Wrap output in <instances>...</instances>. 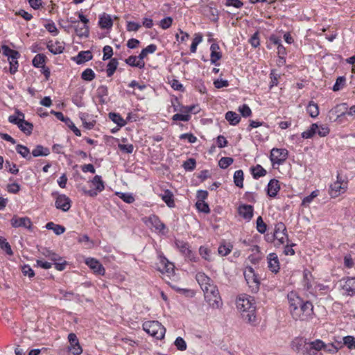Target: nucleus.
Returning a JSON list of instances; mask_svg holds the SVG:
<instances>
[{
  "label": "nucleus",
  "instance_id": "obj_1",
  "mask_svg": "<svg viewBox=\"0 0 355 355\" xmlns=\"http://www.w3.org/2000/svg\"><path fill=\"white\" fill-rule=\"evenodd\" d=\"M290 313L295 320L309 321L313 318V305L308 300H304L296 293L288 294Z\"/></svg>",
  "mask_w": 355,
  "mask_h": 355
},
{
  "label": "nucleus",
  "instance_id": "obj_2",
  "mask_svg": "<svg viewBox=\"0 0 355 355\" xmlns=\"http://www.w3.org/2000/svg\"><path fill=\"white\" fill-rule=\"evenodd\" d=\"M236 306L241 312L243 319L254 325L257 317L254 298L247 295H241L236 300Z\"/></svg>",
  "mask_w": 355,
  "mask_h": 355
},
{
  "label": "nucleus",
  "instance_id": "obj_3",
  "mask_svg": "<svg viewBox=\"0 0 355 355\" xmlns=\"http://www.w3.org/2000/svg\"><path fill=\"white\" fill-rule=\"evenodd\" d=\"M143 329L153 337L161 340L164 337L166 329L158 321H147L143 324Z\"/></svg>",
  "mask_w": 355,
  "mask_h": 355
},
{
  "label": "nucleus",
  "instance_id": "obj_4",
  "mask_svg": "<svg viewBox=\"0 0 355 355\" xmlns=\"http://www.w3.org/2000/svg\"><path fill=\"white\" fill-rule=\"evenodd\" d=\"M244 277L252 293H257L259 290L260 282L254 269L251 267H247L244 271Z\"/></svg>",
  "mask_w": 355,
  "mask_h": 355
},
{
  "label": "nucleus",
  "instance_id": "obj_5",
  "mask_svg": "<svg viewBox=\"0 0 355 355\" xmlns=\"http://www.w3.org/2000/svg\"><path fill=\"white\" fill-rule=\"evenodd\" d=\"M347 182H345L339 173L337 175V180L330 185L329 194L332 198H336L346 191Z\"/></svg>",
  "mask_w": 355,
  "mask_h": 355
},
{
  "label": "nucleus",
  "instance_id": "obj_6",
  "mask_svg": "<svg viewBox=\"0 0 355 355\" xmlns=\"http://www.w3.org/2000/svg\"><path fill=\"white\" fill-rule=\"evenodd\" d=\"M91 184L94 187V189L89 190H87L85 189H83L84 193L90 197L96 196L98 193L101 192L105 189L104 182L100 175H95L91 180Z\"/></svg>",
  "mask_w": 355,
  "mask_h": 355
},
{
  "label": "nucleus",
  "instance_id": "obj_7",
  "mask_svg": "<svg viewBox=\"0 0 355 355\" xmlns=\"http://www.w3.org/2000/svg\"><path fill=\"white\" fill-rule=\"evenodd\" d=\"M55 198V206L57 209L63 211H67L71 208V200L64 194H60L55 191L51 193Z\"/></svg>",
  "mask_w": 355,
  "mask_h": 355
},
{
  "label": "nucleus",
  "instance_id": "obj_8",
  "mask_svg": "<svg viewBox=\"0 0 355 355\" xmlns=\"http://www.w3.org/2000/svg\"><path fill=\"white\" fill-rule=\"evenodd\" d=\"M288 155V151L285 148H274L271 150L270 159L272 164H282Z\"/></svg>",
  "mask_w": 355,
  "mask_h": 355
},
{
  "label": "nucleus",
  "instance_id": "obj_9",
  "mask_svg": "<svg viewBox=\"0 0 355 355\" xmlns=\"http://www.w3.org/2000/svg\"><path fill=\"white\" fill-rule=\"evenodd\" d=\"M273 234L277 241L276 245H279L288 241L286 227L282 222L277 223L275 225Z\"/></svg>",
  "mask_w": 355,
  "mask_h": 355
},
{
  "label": "nucleus",
  "instance_id": "obj_10",
  "mask_svg": "<svg viewBox=\"0 0 355 355\" xmlns=\"http://www.w3.org/2000/svg\"><path fill=\"white\" fill-rule=\"evenodd\" d=\"M10 224L15 228L24 227L30 231L33 230V223L27 216L18 217L15 215L10 220Z\"/></svg>",
  "mask_w": 355,
  "mask_h": 355
},
{
  "label": "nucleus",
  "instance_id": "obj_11",
  "mask_svg": "<svg viewBox=\"0 0 355 355\" xmlns=\"http://www.w3.org/2000/svg\"><path fill=\"white\" fill-rule=\"evenodd\" d=\"M68 340L70 343L69 349L72 352L73 355H80L83 349L76 335L74 333H70L68 335Z\"/></svg>",
  "mask_w": 355,
  "mask_h": 355
},
{
  "label": "nucleus",
  "instance_id": "obj_12",
  "mask_svg": "<svg viewBox=\"0 0 355 355\" xmlns=\"http://www.w3.org/2000/svg\"><path fill=\"white\" fill-rule=\"evenodd\" d=\"M85 263L94 272L104 275L105 270L100 261L94 258H87L85 260Z\"/></svg>",
  "mask_w": 355,
  "mask_h": 355
},
{
  "label": "nucleus",
  "instance_id": "obj_13",
  "mask_svg": "<svg viewBox=\"0 0 355 355\" xmlns=\"http://www.w3.org/2000/svg\"><path fill=\"white\" fill-rule=\"evenodd\" d=\"M220 46L216 43H213L210 46L211 55L210 61L216 66L219 65L218 61L222 58V53L219 51Z\"/></svg>",
  "mask_w": 355,
  "mask_h": 355
},
{
  "label": "nucleus",
  "instance_id": "obj_14",
  "mask_svg": "<svg viewBox=\"0 0 355 355\" xmlns=\"http://www.w3.org/2000/svg\"><path fill=\"white\" fill-rule=\"evenodd\" d=\"M253 206L250 205H242L239 207L238 211L241 216L247 220L252 219L253 216Z\"/></svg>",
  "mask_w": 355,
  "mask_h": 355
},
{
  "label": "nucleus",
  "instance_id": "obj_15",
  "mask_svg": "<svg viewBox=\"0 0 355 355\" xmlns=\"http://www.w3.org/2000/svg\"><path fill=\"white\" fill-rule=\"evenodd\" d=\"M280 190V184L279 180L272 179L267 186V194L272 198L276 197Z\"/></svg>",
  "mask_w": 355,
  "mask_h": 355
},
{
  "label": "nucleus",
  "instance_id": "obj_16",
  "mask_svg": "<svg viewBox=\"0 0 355 355\" xmlns=\"http://www.w3.org/2000/svg\"><path fill=\"white\" fill-rule=\"evenodd\" d=\"M268 268L274 273H277L279 270V262L277 255L275 253H270L268 257Z\"/></svg>",
  "mask_w": 355,
  "mask_h": 355
},
{
  "label": "nucleus",
  "instance_id": "obj_17",
  "mask_svg": "<svg viewBox=\"0 0 355 355\" xmlns=\"http://www.w3.org/2000/svg\"><path fill=\"white\" fill-rule=\"evenodd\" d=\"M147 222H148L156 230L159 232L166 228V225L160 220L159 218L155 214L150 215L148 218L147 220H145V223Z\"/></svg>",
  "mask_w": 355,
  "mask_h": 355
},
{
  "label": "nucleus",
  "instance_id": "obj_18",
  "mask_svg": "<svg viewBox=\"0 0 355 355\" xmlns=\"http://www.w3.org/2000/svg\"><path fill=\"white\" fill-rule=\"evenodd\" d=\"M93 55L90 51H81L78 55L73 58L78 64H83L92 59Z\"/></svg>",
  "mask_w": 355,
  "mask_h": 355
},
{
  "label": "nucleus",
  "instance_id": "obj_19",
  "mask_svg": "<svg viewBox=\"0 0 355 355\" xmlns=\"http://www.w3.org/2000/svg\"><path fill=\"white\" fill-rule=\"evenodd\" d=\"M333 110L336 113L340 112V114L338 115V116H343L346 114L352 116L353 114H355V105H352V107H350L349 110L347 111V105L346 103H342L340 105H338L337 106H336Z\"/></svg>",
  "mask_w": 355,
  "mask_h": 355
},
{
  "label": "nucleus",
  "instance_id": "obj_20",
  "mask_svg": "<svg viewBox=\"0 0 355 355\" xmlns=\"http://www.w3.org/2000/svg\"><path fill=\"white\" fill-rule=\"evenodd\" d=\"M47 48L53 54H60L64 50V43L59 41H56L54 43L49 42L47 44Z\"/></svg>",
  "mask_w": 355,
  "mask_h": 355
},
{
  "label": "nucleus",
  "instance_id": "obj_21",
  "mask_svg": "<svg viewBox=\"0 0 355 355\" xmlns=\"http://www.w3.org/2000/svg\"><path fill=\"white\" fill-rule=\"evenodd\" d=\"M196 279L199 284L202 290L207 288L211 283L213 282V280H211L210 277L206 275L204 272H198L196 275Z\"/></svg>",
  "mask_w": 355,
  "mask_h": 355
},
{
  "label": "nucleus",
  "instance_id": "obj_22",
  "mask_svg": "<svg viewBox=\"0 0 355 355\" xmlns=\"http://www.w3.org/2000/svg\"><path fill=\"white\" fill-rule=\"evenodd\" d=\"M15 150L17 153H19L22 157L25 158L26 160H32L31 153L30 152V150L28 147L21 144H17L15 147Z\"/></svg>",
  "mask_w": 355,
  "mask_h": 355
},
{
  "label": "nucleus",
  "instance_id": "obj_23",
  "mask_svg": "<svg viewBox=\"0 0 355 355\" xmlns=\"http://www.w3.org/2000/svg\"><path fill=\"white\" fill-rule=\"evenodd\" d=\"M50 154V150L42 145H37L31 153L33 157L47 156Z\"/></svg>",
  "mask_w": 355,
  "mask_h": 355
},
{
  "label": "nucleus",
  "instance_id": "obj_24",
  "mask_svg": "<svg viewBox=\"0 0 355 355\" xmlns=\"http://www.w3.org/2000/svg\"><path fill=\"white\" fill-rule=\"evenodd\" d=\"M250 171L252 177L257 180L265 176L267 173L266 171L260 164H257L255 166H252L250 168Z\"/></svg>",
  "mask_w": 355,
  "mask_h": 355
},
{
  "label": "nucleus",
  "instance_id": "obj_25",
  "mask_svg": "<svg viewBox=\"0 0 355 355\" xmlns=\"http://www.w3.org/2000/svg\"><path fill=\"white\" fill-rule=\"evenodd\" d=\"M24 117H25V116L23 112H21L19 110H16L15 114L10 115L8 117V121L10 123L17 125L18 126L20 123H23V120H24Z\"/></svg>",
  "mask_w": 355,
  "mask_h": 355
},
{
  "label": "nucleus",
  "instance_id": "obj_26",
  "mask_svg": "<svg viewBox=\"0 0 355 355\" xmlns=\"http://www.w3.org/2000/svg\"><path fill=\"white\" fill-rule=\"evenodd\" d=\"M3 54L8 57V60L18 59L20 57V53L15 50L11 49L6 45L2 46Z\"/></svg>",
  "mask_w": 355,
  "mask_h": 355
},
{
  "label": "nucleus",
  "instance_id": "obj_27",
  "mask_svg": "<svg viewBox=\"0 0 355 355\" xmlns=\"http://www.w3.org/2000/svg\"><path fill=\"white\" fill-rule=\"evenodd\" d=\"M162 199L167 205L168 207H175L173 193L168 189H166L162 196Z\"/></svg>",
  "mask_w": 355,
  "mask_h": 355
},
{
  "label": "nucleus",
  "instance_id": "obj_28",
  "mask_svg": "<svg viewBox=\"0 0 355 355\" xmlns=\"http://www.w3.org/2000/svg\"><path fill=\"white\" fill-rule=\"evenodd\" d=\"M119 65L116 58H112L107 64L106 73L107 77H111L114 73Z\"/></svg>",
  "mask_w": 355,
  "mask_h": 355
},
{
  "label": "nucleus",
  "instance_id": "obj_29",
  "mask_svg": "<svg viewBox=\"0 0 355 355\" xmlns=\"http://www.w3.org/2000/svg\"><path fill=\"white\" fill-rule=\"evenodd\" d=\"M343 288L346 291V292L349 295H353L355 294V277H349L348 278Z\"/></svg>",
  "mask_w": 355,
  "mask_h": 355
},
{
  "label": "nucleus",
  "instance_id": "obj_30",
  "mask_svg": "<svg viewBox=\"0 0 355 355\" xmlns=\"http://www.w3.org/2000/svg\"><path fill=\"white\" fill-rule=\"evenodd\" d=\"M202 291L204 292L205 297L211 295L215 297L216 296V298H219V291L217 286L214 284V282Z\"/></svg>",
  "mask_w": 355,
  "mask_h": 355
},
{
  "label": "nucleus",
  "instance_id": "obj_31",
  "mask_svg": "<svg viewBox=\"0 0 355 355\" xmlns=\"http://www.w3.org/2000/svg\"><path fill=\"white\" fill-rule=\"evenodd\" d=\"M202 291L204 292L205 297L211 295L215 297L216 296V298H219V291L217 286L214 284V282Z\"/></svg>",
  "mask_w": 355,
  "mask_h": 355
},
{
  "label": "nucleus",
  "instance_id": "obj_32",
  "mask_svg": "<svg viewBox=\"0 0 355 355\" xmlns=\"http://www.w3.org/2000/svg\"><path fill=\"white\" fill-rule=\"evenodd\" d=\"M137 57L135 55H130L128 58L125 59V62L127 64L134 67H138L139 69H143L145 66V62L144 61H137Z\"/></svg>",
  "mask_w": 355,
  "mask_h": 355
},
{
  "label": "nucleus",
  "instance_id": "obj_33",
  "mask_svg": "<svg viewBox=\"0 0 355 355\" xmlns=\"http://www.w3.org/2000/svg\"><path fill=\"white\" fill-rule=\"evenodd\" d=\"M225 119L230 123V125H236L239 123L241 117L236 112L228 111L225 114Z\"/></svg>",
  "mask_w": 355,
  "mask_h": 355
},
{
  "label": "nucleus",
  "instance_id": "obj_34",
  "mask_svg": "<svg viewBox=\"0 0 355 355\" xmlns=\"http://www.w3.org/2000/svg\"><path fill=\"white\" fill-rule=\"evenodd\" d=\"M99 26L102 28H107L109 29L112 28L113 25V21L109 15L104 14L103 16H101L99 19Z\"/></svg>",
  "mask_w": 355,
  "mask_h": 355
},
{
  "label": "nucleus",
  "instance_id": "obj_35",
  "mask_svg": "<svg viewBox=\"0 0 355 355\" xmlns=\"http://www.w3.org/2000/svg\"><path fill=\"white\" fill-rule=\"evenodd\" d=\"M47 230H53L56 235H60L65 232V227L62 225L55 224L53 222H49L46 225Z\"/></svg>",
  "mask_w": 355,
  "mask_h": 355
},
{
  "label": "nucleus",
  "instance_id": "obj_36",
  "mask_svg": "<svg viewBox=\"0 0 355 355\" xmlns=\"http://www.w3.org/2000/svg\"><path fill=\"white\" fill-rule=\"evenodd\" d=\"M205 299L209 305L211 306L213 309H218L222 304L221 298L220 295L219 298H216V296L215 297L209 295L205 297Z\"/></svg>",
  "mask_w": 355,
  "mask_h": 355
},
{
  "label": "nucleus",
  "instance_id": "obj_37",
  "mask_svg": "<svg viewBox=\"0 0 355 355\" xmlns=\"http://www.w3.org/2000/svg\"><path fill=\"white\" fill-rule=\"evenodd\" d=\"M307 112L309 114L310 116L312 118H315L319 114V108L317 103L313 101H310L306 107Z\"/></svg>",
  "mask_w": 355,
  "mask_h": 355
},
{
  "label": "nucleus",
  "instance_id": "obj_38",
  "mask_svg": "<svg viewBox=\"0 0 355 355\" xmlns=\"http://www.w3.org/2000/svg\"><path fill=\"white\" fill-rule=\"evenodd\" d=\"M18 128L26 135H31L33 130V125L24 119L23 123H20Z\"/></svg>",
  "mask_w": 355,
  "mask_h": 355
},
{
  "label": "nucleus",
  "instance_id": "obj_39",
  "mask_svg": "<svg viewBox=\"0 0 355 355\" xmlns=\"http://www.w3.org/2000/svg\"><path fill=\"white\" fill-rule=\"evenodd\" d=\"M109 118L120 127H123L126 124V121L118 113H109Z\"/></svg>",
  "mask_w": 355,
  "mask_h": 355
},
{
  "label": "nucleus",
  "instance_id": "obj_40",
  "mask_svg": "<svg viewBox=\"0 0 355 355\" xmlns=\"http://www.w3.org/2000/svg\"><path fill=\"white\" fill-rule=\"evenodd\" d=\"M234 182L239 188L243 187V172L242 170H237L234 172Z\"/></svg>",
  "mask_w": 355,
  "mask_h": 355
},
{
  "label": "nucleus",
  "instance_id": "obj_41",
  "mask_svg": "<svg viewBox=\"0 0 355 355\" xmlns=\"http://www.w3.org/2000/svg\"><path fill=\"white\" fill-rule=\"evenodd\" d=\"M307 345L306 340H303L302 338H296L291 343L292 349L297 352H299L301 349L304 350V346Z\"/></svg>",
  "mask_w": 355,
  "mask_h": 355
},
{
  "label": "nucleus",
  "instance_id": "obj_42",
  "mask_svg": "<svg viewBox=\"0 0 355 355\" xmlns=\"http://www.w3.org/2000/svg\"><path fill=\"white\" fill-rule=\"evenodd\" d=\"M46 56L44 54H37L32 60L33 65L35 67L40 68L44 65Z\"/></svg>",
  "mask_w": 355,
  "mask_h": 355
},
{
  "label": "nucleus",
  "instance_id": "obj_43",
  "mask_svg": "<svg viewBox=\"0 0 355 355\" xmlns=\"http://www.w3.org/2000/svg\"><path fill=\"white\" fill-rule=\"evenodd\" d=\"M75 32L79 37H87L89 34V30L87 25L83 24V26L79 27L78 25L74 26Z\"/></svg>",
  "mask_w": 355,
  "mask_h": 355
},
{
  "label": "nucleus",
  "instance_id": "obj_44",
  "mask_svg": "<svg viewBox=\"0 0 355 355\" xmlns=\"http://www.w3.org/2000/svg\"><path fill=\"white\" fill-rule=\"evenodd\" d=\"M318 125L316 123H313L310 128L302 133V137L304 139H310L313 137L316 133Z\"/></svg>",
  "mask_w": 355,
  "mask_h": 355
},
{
  "label": "nucleus",
  "instance_id": "obj_45",
  "mask_svg": "<svg viewBox=\"0 0 355 355\" xmlns=\"http://www.w3.org/2000/svg\"><path fill=\"white\" fill-rule=\"evenodd\" d=\"M306 346H308L315 350H318V351L320 352L322 349H324L325 343L322 340H321L320 339H317L314 341H311V342L307 343Z\"/></svg>",
  "mask_w": 355,
  "mask_h": 355
},
{
  "label": "nucleus",
  "instance_id": "obj_46",
  "mask_svg": "<svg viewBox=\"0 0 355 355\" xmlns=\"http://www.w3.org/2000/svg\"><path fill=\"white\" fill-rule=\"evenodd\" d=\"M346 83V78L345 76H339L337 78L335 84L333 86V91L338 92L342 89Z\"/></svg>",
  "mask_w": 355,
  "mask_h": 355
},
{
  "label": "nucleus",
  "instance_id": "obj_47",
  "mask_svg": "<svg viewBox=\"0 0 355 355\" xmlns=\"http://www.w3.org/2000/svg\"><path fill=\"white\" fill-rule=\"evenodd\" d=\"M175 245L183 254L185 255L187 253H190V249L189 248L188 243L183 241L177 240L175 241Z\"/></svg>",
  "mask_w": 355,
  "mask_h": 355
},
{
  "label": "nucleus",
  "instance_id": "obj_48",
  "mask_svg": "<svg viewBox=\"0 0 355 355\" xmlns=\"http://www.w3.org/2000/svg\"><path fill=\"white\" fill-rule=\"evenodd\" d=\"M0 248L8 255H12L13 254L10 245L6 239L2 236H0Z\"/></svg>",
  "mask_w": 355,
  "mask_h": 355
},
{
  "label": "nucleus",
  "instance_id": "obj_49",
  "mask_svg": "<svg viewBox=\"0 0 355 355\" xmlns=\"http://www.w3.org/2000/svg\"><path fill=\"white\" fill-rule=\"evenodd\" d=\"M234 162V159L230 157H221L218 162V166L223 169L227 168Z\"/></svg>",
  "mask_w": 355,
  "mask_h": 355
},
{
  "label": "nucleus",
  "instance_id": "obj_50",
  "mask_svg": "<svg viewBox=\"0 0 355 355\" xmlns=\"http://www.w3.org/2000/svg\"><path fill=\"white\" fill-rule=\"evenodd\" d=\"M202 36L200 33H197L195 35L194 38L193 39L191 45L190 46V51L191 53H196L197 50L198 45L202 42Z\"/></svg>",
  "mask_w": 355,
  "mask_h": 355
},
{
  "label": "nucleus",
  "instance_id": "obj_51",
  "mask_svg": "<svg viewBox=\"0 0 355 355\" xmlns=\"http://www.w3.org/2000/svg\"><path fill=\"white\" fill-rule=\"evenodd\" d=\"M196 209L200 212H202L205 214L210 213V209L209 205L205 201H197L196 202Z\"/></svg>",
  "mask_w": 355,
  "mask_h": 355
},
{
  "label": "nucleus",
  "instance_id": "obj_52",
  "mask_svg": "<svg viewBox=\"0 0 355 355\" xmlns=\"http://www.w3.org/2000/svg\"><path fill=\"white\" fill-rule=\"evenodd\" d=\"M81 78L86 81H92L95 78V73L91 69H86L81 73Z\"/></svg>",
  "mask_w": 355,
  "mask_h": 355
},
{
  "label": "nucleus",
  "instance_id": "obj_53",
  "mask_svg": "<svg viewBox=\"0 0 355 355\" xmlns=\"http://www.w3.org/2000/svg\"><path fill=\"white\" fill-rule=\"evenodd\" d=\"M196 162L194 158L188 159L182 164V167L184 168L185 171H193L196 168Z\"/></svg>",
  "mask_w": 355,
  "mask_h": 355
},
{
  "label": "nucleus",
  "instance_id": "obj_54",
  "mask_svg": "<svg viewBox=\"0 0 355 355\" xmlns=\"http://www.w3.org/2000/svg\"><path fill=\"white\" fill-rule=\"evenodd\" d=\"M257 230L261 234H264L267 230V225L261 216H259L257 219Z\"/></svg>",
  "mask_w": 355,
  "mask_h": 355
},
{
  "label": "nucleus",
  "instance_id": "obj_55",
  "mask_svg": "<svg viewBox=\"0 0 355 355\" xmlns=\"http://www.w3.org/2000/svg\"><path fill=\"white\" fill-rule=\"evenodd\" d=\"M343 343L349 349H355V338L352 336H347L343 338Z\"/></svg>",
  "mask_w": 355,
  "mask_h": 355
},
{
  "label": "nucleus",
  "instance_id": "obj_56",
  "mask_svg": "<svg viewBox=\"0 0 355 355\" xmlns=\"http://www.w3.org/2000/svg\"><path fill=\"white\" fill-rule=\"evenodd\" d=\"M174 345L180 351H184L187 347L185 340L182 337H178L174 342Z\"/></svg>",
  "mask_w": 355,
  "mask_h": 355
},
{
  "label": "nucleus",
  "instance_id": "obj_57",
  "mask_svg": "<svg viewBox=\"0 0 355 355\" xmlns=\"http://www.w3.org/2000/svg\"><path fill=\"white\" fill-rule=\"evenodd\" d=\"M103 60H107L112 59L113 55V49L110 46L106 45L103 49Z\"/></svg>",
  "mask_w": 355,
  "mask_h": 355
},
{
  "label": "nucleus",
  "instance_id": "obj_58",
  "mask_svg": "<svg viewBox=\"0 0 355 355\" xmlns=\"http://www.w3.org/2000/svg\"><path fill=\"white\" fill-rule=\"evenodd\" d=\"M119 198L125 202L132 203L135 201V198L132 193H118Z\"/></svg>",
  "mask_w": 355,
  "mask_h": 355
},
{
  "label": "nucleus",
  "instance_id": "obj_59",
  "mask_svg": "<svg viewBox=\"0 0 355 355\" xmlns=\"http://www.w3.org/2000/svg\"><path fill=\"white\" fill-rule=\"evenodd\" d=\"M65 124L73 132L76 136H81L80 130L75 125V124L69 118H67Z\"/></svg>",
  "mask_w": 355,
  "mask_h": 355
},
{
  "label": "nucleus",
  "instance_id": "obj_60",
  "mask_svg": "<svg viewBox=\"0 0 355 355\" xmlns=\"http://www.w3.org/2000/svg\"><path fill=\"white\" fill-rule=\"evenodd\" d=\"M239 111L243 117H248L252 114L251 109L246 104L241 105L239 107Z\"/></svg>",
  "mask_w": 355,
  "mask_h": 355
},
{
  "label": "nucleus",
  "instance_id": "obj_61",
  "mask_svg": "<svg viewBox=\"0 0 355 355\" xmlns=\"http://www.w3.org/2000/svg\"><path fill=\"white\" fill-rule=\"evenodd\" d=\"M21 272L24 276H28L29 278H32L35 276L34 270L30 267L29 265H24L21 266Z\"/></svg>",
  "mask_w": 355,
  "mask_h": 355
},
{
  "label": "nucleus",
  "instance_id": "obj_62",
  "mask_svg": "<svg viewBox=\"0 0 355 355\" xmlns=\"http://www.w3.org/2000/svg\"><path fill=\"white\" fill-rule=\"evenodd\" d=\"M119 149L123 153L131 154L134 150V146L132 144H118Z\"/></svg>",
  "mask_w": 355,
  "mask_h": 355
},
{
  "label": "nucleus",
  "instance_id": "obj_63",
  "mask_svg": "<svg viewBox=\"0 0 355 355\" xmlns=\"http://www.w3.org/2000/svg\"><path fill=\"white\" fill-rule=\"evenodd\" d=\"M271 81L270 83V88H272L274 86H277L278 85V78H279V75L276 73L275 69L271 70L270 73Z\"/></svg>",
  "mask_w": 355,
  "mask_h": 355
},
{
  "label": "nucleus",
  "instance_id": "obj_64",
  "mask_svg": "<svg viewBox=\"0 0 355 355\" xmlns=\"http://www.w3.org/2000/svg\"><path fill=\"white\" fill-rule=\"evenodd\" d=\"M303 354L304 355H322L321 352L315 350L306 345L304 346Z\"/></svg>",
  "mask_w": 355,
  "mask_h": 355
}]
</instances>
